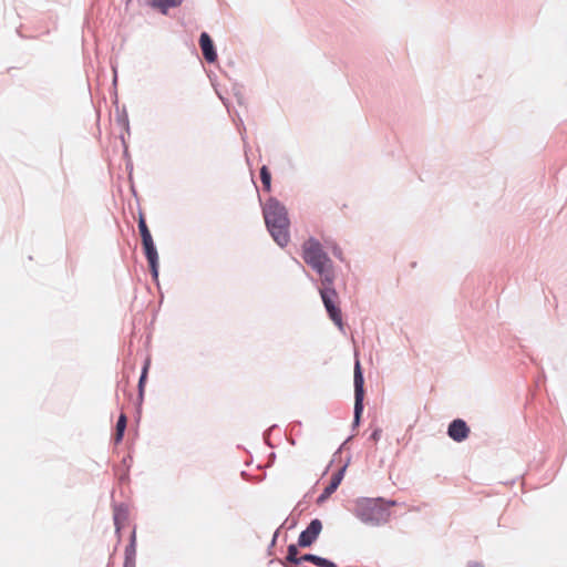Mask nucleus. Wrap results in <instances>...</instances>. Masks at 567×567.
Returning a JSON list of instances; mask_svg holds the SVG:
<instances>
[{
    "instance_id": "nucleus-7",
    "label": "nucleus",
    "mask_w": 567,
    "mask_h": 567,
    "mask_svg": "<svg viewBox=\"0 0 567 567\" xmlns=\"http://www.w3.org/2000/svg\"><path fill=\"white\" fill-rule=\"evenodd\" d=\"M322 530V523L320 519H312L307 528L302 530L298 538V546L300 547H309L311 546Z\"/></svg>"
},
{
    "instance_id": "nucleus-15",
    "label": "nucleus",
    "mask_w": 567,
    "mask_h": 567,
    "mask_svg": "<svg viewBox=\"0 0 567 567\" xmlns=\"http://www.w3.org/2000/svg\"><path fill=\"white\" fill-rule=\"evenodd\" d=\"M184 0H154L153 9L158 10L162 14H167L169 9L179 7Z\"/></svg>"
},
{
    "instance_id": "nucleus-14",
    "label": "nucleus",
    "mask_w": 567,
    "mask_h": 567,
    "mask_svg": "<svg viewBox=\"0 0 567 567\" xmlns=\"http://www.w3.org/2000/svg\"><path fill=\"white\" fill-rule=\"evenodd\" d=\"M299 560H301V563H311L318 567H337V565L333 561L313 554H305L300 556Z\"/></svg>"
},
{
    "instance_id": "nucleus-16",
    "label": "nucleus",
    "mask_w": 567,
    "mask_h": 567,
    "mask_svg": "<svg viewBox=\"0 0 567 567\" xmlns=\"http://www.w3.org/2000/svg\"><path fill=\"white\" fill-rule=\"evenodd\" d=\"M127 419L125 414H121L116 422V431H115V443H120L124 436V432L126 429Z\"/></svg>"
},
{
    "instance_id": "nucleus-6",
    "label": "nucleus",
    "mask_w": 567,
    "mask_h": 567,
    "mask_svg": "<svg viewBox=\"0 0 567 567\" xmlns=\"http://www.w3.org/2000/svg\"><path fill=\"white\" fill-rule=\"evenodd\" d=\"M309 267L320 277L321 287L334 286L336 270L331 258L328 261L317 262Z\"/></svg>"
},
{
    "instance_id": "nucleus-2",
    "label": "nucleus",
    "mask_w": 567,
    "mask_h": 567,
    "mask_svg": "<svg viewBox=\"0 0 567 567\" xmlns=\"http://www.w3.org/2000/svg\"><path fill=\"white\" fill-rule=\"evenodd\" d=\"M394 505V501H385L382 497H360L354 501L352 513L362 524L377 527L388 523L390 507Z\"/></svg>"
},
{
    "instance_id": "nucleus-8",
    "label": "nucleus",
    "mask_w": 567,
    "mask_h": 567,
    "mask_svg": "<svg viewBox=\"0 0 567 567\" xmlns=\"http://www.w3.org/2000/svg\"><path fill=\"white\" fill-rule=\"evenodd\" d=\"M154 280L158 279V254L153 239L142 243Z\"/></svg>"
},
{
    "instance_id": "nucleus-17",
    "label": "nucleus",
    "mask_w": 567,
    "mask_h": 567,
    "mask_svg": "<svg viewBox=\"0 0 567 567\" xmlns=\"http://www.w3.org/2000/svg\"><path fill=\"white\" fill-rule=\"evenodd\" d=\"M150 364H151V360L147 358L145 360V363L143 365L142 373H141V377H140V380H138V396H140V399H143L144 385H145V382H146Z\"/></svg>"
},
{
    "instance_id": "nucleus-11",
    "label": "nucleus",
    "mask_w": 567,
    "mask_h": 567,
    "mask_svg": "<svg viewBox=\"0 0 567 567\" xmlns=\"http://www.w3.org/2000/svg\"><path fill=\"white\" fill-rule=\"evenodd\" d=\"M199 45L203 52L205 60L209 63L215 62L217 59V53L214 48V43L208 33L203 32L199 35Z\"/></svg>"
},
{
    "instance_id": "nucleus-10",
    "label": "nucleus",
    "mask_w": 567,
    "mask_h": 567,
    "mask_svg": "<svg viewBox=\"0 0 567 567\" xmlns=\"http://www.w3.org/2000/svg\"><path fill=\"white\" fill-rule=\"evenodd\" d=\"M346 472V466L341 467L338 472H336L330 480V483L324 487L322 494L318 497L317 502L322 503L328 497H330L331 494H333L339 485L342 482L343 475Z\"/></svg>"
},
{
    "instance_id": "nucleus-22",
    "label": "nucleus",
    "mask_w": 567,
    "mask_h": 567,
    "mask_svg": "<svg viewBox=\"0 0 567 567\" xmlns=\"http://www.w3.org/2000/svg\"><path fill=\"white\" fill-rule=\"evenodd\" d=\"M381 433H382L381 429H375V430L372 432V434L370 435V440H372V441H374V442L379 441V440H380V437H381Z\"/></svg>"
},
{
    "instance_id": "nucleus-3",
    "label": "nucleus",
    "mask_w": 567,
    "mask_h": 567,
    "mask_svg": "<svg viewBox=\"0 0 567 567\" xmlns=\"http://www.w3.org/2000/svg\"><path fill=\"white\" fill-rule=\"evenodd\" d=\"M319 293H320L321 300L323 302V306L326 308V311H327L329 318L342 331L343 330L342 316H341V310L336 302V299L338 298V293L334 289V286L320 287Z\"/></svg>"
},
{
    "instance_id": "nucleus-1",
    "label": "nucleus",
    "mask_w": 567,
    "mask_h": 567,
    "mask_svg": "<svg viewBox=\"0 0 567 567\" xmlns=\"http://www.w3.org/2000/svg\"><path fill=\"white\" fill-rule=\"evenodd\" d=\"M265 224L278 246L285 247L290 240L289 218L286 207L276 198L270 197L262 207Z\"/></svg>"
},
{
    "instance_id": "nucleus-20",
    "label": "nucleus",
    "mask_w": 567,
    "mask_h": 567,
    "mask_svg": "<svg viewBox=\"0 0 567 567\" xmlns=\"http://www.w3.org/2000/svg\"><path fill=\"white\" fill-rule=\"evenodd\" d=\"M260 179H261V183H262L264 187H265L267 190H270V186H271V175H270L269 169H268L266 166H262V167L260 168Z\"/></svg>"
},
{
    "instance_id": "nucleus-9",
    "label": "nucleus",
    "mask_w": 567,
    "mask_h": 567,
    "mask_svg": "<svg viewBox=\"0 0 567 567\" xmlns=\"http://www.w3.org/2000/svg\"><path fill=\"white\" fill-rule=\"evenodd\" d=\"M470 427L462 419L453 420L447 427V435L455 442H463L468 437Z\"/></svg>"
},
{
    "instance_id": "nucleus-4",
    "label": "nucleus",
    "mask_w": 567,
    "mask_h": 567,
    "mask_svg": "<svg viewBox=\"0 0 567 567\" xmlns=\"http://www.w3.org/2000/svg\"><path fill=\"white\" fill-rule=\"evenodd\" d=\"M354 412H353V427L359 426L361 415L363 412V398H364V379L361 370V365L359 360L355 361L354 364Z\"/></svg>"
},
{
    "instance_id": "nucleus-21",
    "label": "nucleus",
    "mask_w": 567,
    "mask_h": 567,
    "mask_svg": "<svg viewBox=\"0 0 567 567\" xmlns=\"http://www.w3.org/2000/svg\"><path fill=\"white\" fill-rule=\"evenodd\" d=\"M326 245L328 248L331 249V252L332 255L338 258L339 260H343V252H342V249L336 244V243H332L330 245V243L328 240H326Z\"/></svg>"
},
{
    "instance_id": "nucleus-13",
    "label": "nucleus",
    "mask_w": 567,
    "mask_h": 567,
    "mask_svg": "<svg viewBox=\"0 0 567 567\" xmlns=\"http://www.w3.org/2000/svg\"><path fill=\"white\" fill-rule=\"evenodd\" d=\"M135 555H136V535L133 530L130 539V544L125 548V564L124 567H135Z\"/></svg>"
},
{
    "instance_id": "nucleus-12",
    "label": "nucleus",
    "mask_w": 567,
    "mask_h": 567,
    "mask_svg": "<svg viewBox=\"0 0 567 567\" xmlns=\"http://www.w3.org/2000/svg\"><path fill=\"white\" fill-rule=\"evenodd\" d=\"M128 518V509L125 504H118L114 506L113 519L115 525V532L118 534L122 526Z\"/></svg>"
},
{
    "instance_id": "nucleus-23",
    "label": "nucleus",
    "mask_w": 567,
    "mask_h": 567,
    "mask_svg": "<svg viewBox=\"0 0 567 567\" xmlns=\"http://www.w3.org/2000/svg\"><path fill=\"white\" fill-rule=\"evenodd\" d=\"M467 567H484V565L478 561H468Z\"/></svg>"
},
{
    "instance_id": "nucleus-24",
    "label": "nucleus",
    "mask_w": 567,
    "mask_h": 567,
    "mask_svg": "<svg viewBox=\"0 0 567 567\" xmlns=\"http://www.w3.org/2000/svg\"><path fill=\"white\" fill-rule=\"evenodd\" d=\"M113 71H114V83H115V82H116V80H117V76H116V70H115V69H113Z\"/></svg>"
},
{
    "instance_id": "nucleus-5",
    "label": "nucleus",
    "mask_w": 567,
    "mask_h": 567,
    "mask_svg": "<svg viewBox=\"0 0 567 567\" xmlns=\"http://www.w3.org/2000/svg\"><path fill=\"white\" fill-rule=\"evenodd\" d=\"M301 252L302 259L308 266H312L321 261H328L330 258L324 251L322 244L315 237H310L303 241Z\"/></svg>"
},
{
    "instance_id": "nucleus-19",
    "label": "nucleus",
    "mask_w": 567,
    "mask_h": 567,
    "mask_svg": "<svg viewBox=\"0 0 567 567\" xmlns=\"http://www.w3.org/2000/svg\"><path fill=\"white\" fill-rule=\"evenodd\" d=\"M138 230L142 237V243L153 239L151 231L146 225V221L143 217H140L138 219Z\"/></svg>"
},
{
    "instance_id": "nucleus-18",
    "label": "nucleus",
    "mask_w": 567,
    "mask_h": 567,
    "mask_svg": "<svg viewBox=\"0 0 567 567\" xmlns=\"http://www.w3.org/2000/svg\"><path fill=\"white\" fill-rule=\"evenodd\" d=\"M298 554H299V550H298L297 545L290 544L287 549V557H286L287 561L295 564V565L301 564V560H299L300 557L298 556Z\"/></svg>"
}]
</instances>
